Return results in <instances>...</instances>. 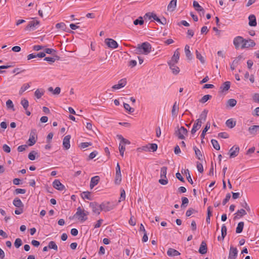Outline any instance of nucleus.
I'll return each instance as SVG.
<instances>
[{"mask_svg": "<svg viewBox=\"0 0 259 259\" xmlns=\"http://www.w3.org/2000/svg\"><path fill=\"white\" fill-rule=\"evenodd\" d=\"M151 45L148 42H144L141 45H139L137 49L136 53L138 54H144L148 55L151 51Z\"/></svg>", "mask_w": 259, "mask_h": 259, "instance_id": "1", "label": "nucleus"}, {"mask_svg": "<svg viewBox=\"0 0 259 259\" xmlns=\"http://www.w3.org/2000/svg\"><path fill=\"white\" fill-rule=\"evenodd\" d=\"M89 212L87 211L82 209L80 207H78L77 208V211L74 217H78V219L81 222H84L87 220V216L89 215Z\"/></svg>", "mask_w": 259, "mask_h": 259, "instance_id": "2", "label": "nucleus"}, {"mask_svg": "<svg viewBox=\"0 0 259 259\" xmlns=\"http://www.w3.org/2000/svg\"><path fill=\"white\" fill-rule=\"evenodd\" d=\"M187 130L184 126H181L180 128H178V130L175 132V135L180 139H184L185 135L187 134Z\"/></svg>", "mask_w": 259, "mask_h": 259, "instance_id": "3", "label": "nucleus"}, {"mask_svg": "<svg viewBox=\"0 0 259 259\" xmlns=\"http://www.w3.org/2000/svg\"><path fill=\"white\" fill-rule=\"evenodd\" d=\"M37 133L35 129H33L30 133L29 138L28 139V145L31 146L33 145L36 142Z\"/></svg>", "mask_w": 259, "mask_h": 259, "instance_id": "4", "label": "nucleus"}, {"mask_svg": "<svg viewBox=\"0 0 259 259\" xmlns=\"http://www.w3.org/2000/svg\"><path fill=\"white\" fill-rule=\"evenodd\" d=\"M101 207L102 211L106 212L113 209L115 207V205L110 202H104L101 204Z\"/></svg>", "mask_w": 259, "mask_h": 259, "instance_id": "5", "label": "nucleus"}, {"mask_svg": "<svg viewBox=\"0 0 259 259\" xmlns=\"http://www.w3.org/2000/svg\"><path fill=\"white\" fill-rule=\"evenodd\" d=\"M90 206L91 207L93 212L99 215L102 210L101 204H99L98 203L94 202L90 203Z\"/></svg>", "mask_w": 259, "mask_h": 259, "instance_id": "6", "label": "nucleus"}, {"mask_svg": "<svg viewBox=\"0 0 259 259\" xmlns=\"http://www.w3.org/2000/svg\"><path fill=\"white\" fill-rule=\"evenodd\" d=\"M105 43L109 48L111 49H116L118 47L117 42L112 38L105 39Z\"/></svg>", "mask_w": 259, "mask_h": 259, "instance_id": "7", "label": "nucleus"}, {"mask_svg": "<svg viewBox=\"0 0 259 259\" xmlns=\"http://www.w3.org/2000/svg\"><path fill=\"white\" fill-rule=\"evenodd\" d=\"M240 148L237 146H233L229 150V154L230 158H234L237 156L239 152Z\"/></svg>", "mask_w": 259, "mask_h": 259, "instance_id": "8", "label": "nucleus"}, {"mask_svg": "<svg viewBox=\"0 0 259 259\" xmlns=\"http://www.w3.org/2000/svg\"><path fill=\"white\" fill-rule=\"evenodd\" d=\"M238 253V250L236 247L231 246L229 250L228 259H236Z\"/></svg>", "mask_w": 259, "mask_h": 259, "instance_id": "9", "label": "nucleus"}, {"mask_svg": "<svg viewBox=\"0 0 259 259\" xmlns=\"http://www.w3.org/2000/svg\"><path fill=\"white\" fill-rule=\"evenodd\" d=\"M255 45V43L253 40H252L251 39H245V41L243 43V44H242L241 48L242 49L248 48L250 47L252 48V47H254Z\"/></svg>", "mask_w": 259, "mask_h": 259, "instance_id": "10", "label": "nucleus"}, {"mask_svg": "<svg viewBox=\"0 0 259 259\" xmlns=\"http://www.w3.org/2000/svg\"><path fill=\"white\" fill-rule=\"evenodd\" d=\"M245 39L242 37L238 36L236 37L233 40V44L236 49L238 48L241 44H243Z\"/></svg>", "mask_w": 259, "mask_h": 259, "instance_id": "11", "label": "nucleus"}, {"mask_svg": "<svg viewBox=\"0 0 259 259\" xmlns=\"http://www.w3.org/2000/svg\"><path fill=\"white\" fill-rule=\"evenodd\" d=\"M39 24V21L36 20H32L29 22L28 24L25 28V30L31 31L34 30V28Z\"/></svg>", "mask_w": 259, "mask_h": 259, "instance_id": "12", "label": "nucleus"}, {"mask_svg": "<svg viewBox=\"0 0 259 259\" xmlns=\"http://www.w3.org/2000/svg\"><path fill=\"white\" fill-rule=\"evenodd\" d=\"M53 186L54 188L59 191L65 189V186L60 182L59 180H55L53 183Z\"/></svg>", "mask_w": 259, "mask_h": 259, "instance_id": "13", "label": "nucleus"}, {"mask_svg": "<svg viewBox=\"0 0 259 259\" xmlns=\"http://www.w3.org/2000/svg\"><path fill=\"white\" fill-rule=\"evenodd\" d=\"M180 58V53L179 49H177L172 56L171 60L168 62H171V63H177Z\"/></svg>", "mask_w": 259, "mask_h": 259, "instance_id": "14", "label": "nucleus"}, {"mask_svg": "<svg viewBox=\"0 0 259 259\" xmlns=\"http://www.w3.org/2000/svg\"><path fill=\"white\" fill-rule=\"evenodd\" d=\"M249 134L254 136L259 133V125H251L248 128Z\"/></svg>", "mask_w": 259, "mask_h": 259, "instance_id": "15", "label": "nucleus"}, {"mask_svg": "<svg viewBox=\"0 0 259 259\" xmlns=\"http://www.w3.org/2000/svg\"><path fill=\"white\" fill-rule=\"evenodd\" d=\"M126 84V80L125 78L120 79L117 84H115L112 86V88L114 90L119 89L124 87Z\"/></svg>", "mask_w": 259, "mask_h": 259, "instance_id": "16", "label": "nucleus"}, {"mask_svg": "<svg viewBox=\"0 0 259 259\" xmlns=\"http://www.w3.org/2000/svg\"><path fill=\"white\" fill-rule=\"evenodd\" d=\"M70 138H71L70 136L67 135V136H66L63 139V145L64 148L66 150L69 149V148L70 147Z\"/></svg>", "mask_w": 259, "mask_h": 259, "instance_id": "17", "label": "nucleus"}, {"mask_svg": "<svg viewBox=\"0 0 259 259\" xmlns=\"http://www.w3.org/2000/svg\"><path fill=\"white\" fill-rule=\"evenodd\" d=\"M100 180L99 176H96L91 178L90 187L91 189L93 188L96 185H97Z\"/></svg>", "mask_w": 259, "mask_h": 259, "instance_id": "18", "label": "nucleus"}, {"mask_svg": "<svg viewBox=\"0 0 259 259\" xmlns=\"http://www.w3.org/2000/svg\"><path fill=\"white\" fill-rule=\"evenodd\" d=\"M167 63L174 74H177L179 73L180 69L179 68L175 65L176 63H171V62H167Z\"/></svg>", "mask_w": 259, "mask_h": 259, "instance_id": "19", "label": "nucleus"}, {"mask_svg": "<svg viewBox=\"0 0 259 259\" xmlns=\"http://www.w3.org/2000/svg\"><path fill=\"white\" fill-rule=\"evenodd\" d=\"M207 248L206 243L204 241H202L199 249V253L204 254L207 252Z\"/></svg>", "mask_w": 259, "mask_h": 259, "instance_id": "20", "label": "nucleus"}, {"mask_svg": "<svg viewBox=\"0 0 259 259\" xmlns=\"http://www.w3.org/2000/svg\"><path fill=\"white\" fill-rule=\"evenodd\" d=\"M167 254L169 256H175L180 255V253L177 250L169 248L167 251Z\"/></svg>", "mask_w": 259, "mask_h": 259, "instance_id": "21", "label": "nucleus"}, {"mask_svg": "<svg viewBox=\"0 0 259 259\" xmlns=\"http://www.w3.org/2000/svg\"><path fill=\"white\" fill-rule=\"evenodd\" d=\"M177 0H171L167 6V10L169 11L172 12L175 10L177 6Z\"/></svg>", "mask_w": 259, "mask_h": 259, "instance_id": "22", "label": "nucleus"}, {"mask_svg": "<svg viewBox=\"0 0 259 259\" xmlns=\"http://www.w3.org/2000/svg\"><path fill=\"white\" fill-rule=\"evenodd\" d=\"M193 149L195 151V154L196 157L200 160H203V154L201 151L196 147L194 146Z\"/></svg>", "mask_w": 259, "mask_h": 259, "instance_id": "23", "label": "nucleus"}, {"mask_svg": "<svg viewBox=\"0 0 259 259\" xmlns=\"http://www.w3.org/2000/svg\"><path fill=\"white\" fill-rule=\"evenodd\" d=\"M246 214V211L244 209H240L237 211L235 213L236 215L234 217V219H238Z\"/></svg>", "mask_w": 259, "mask_h": 259, "instance_id": "24", "label": "nucleus"}, {"mask_svg": "<svg viewBox=\"0 0 259 259\" xmlns=\"http://www.w3.org/2000/svg\"><path fill=\"white\" fill-rule=\"evenodd\" d=\"M249 25L250 26H255L256 25V18L254 15H250L249 17Z\"/></svg>", "mask_w": 259, "mask_h": 259, "instance_id": "25", "label": "nucleus"}, {"mask_svg": "<svg viewBox=\"0 0 259 259\" xmlns=\"http://www.w3.org/2000/svg\"><path fill=\"white\" fill-rule=\"evenodd\" d=\"M193 7L197 11L202 12L203 14H204V10L201 6L199 5L197 2H193Z\"/></svg>", "mask_w": 259, "mask_h": 259, "instance_id": "26", "label": "nucleus"}, {"mask_svg": "<svg viewBox=\"0 0 259 259\" xmlns=\"http://www.w3.org/2000/svg\"><path fill=\"white\" fill-rule=\"evenodd\" d=\"M179 111V104L177 102L174 103L172 109L171 110V114L172 116H176Z\"/></svg>", "mask_w": 259, "mask_h": 259, "instance_id": "27", "label": "nucleus"}, {"mask_svg": "<svg viewBox=\"0 0 259 259\" xmlns=\"http://www.w3.org/2000/svg\"><path fill=\"white\" fill-rule=\"evenodd\" d=\"M185 52L188 59L191 60L192 58V55L190 51V47L188 45L185 46Z\"/></svg>", "mask_w": 259, "mask_h": 259, "instance_id": "28", "label": "nucleus"}, {"mask_svg": "<svg viewBox=\"0 0 259 259\" xmlns=\"http://www.w3.org/2000/svg\"><path fill=\"white\" fill-rule=\"evenodd\" d=\"M13 203L14 206L17 207H20L23 206L21 200L18 198H15L13 200Z\"/></svg>", "mask_w": 259, "mask_h": 259, "instance_id": "29", "label": "nucleus"}, {"mask_svg": "<svg viewBox=\"0 0 259 259\" xmlns=\"http://www.w3.org/2000/svg\"><path fill=\"white\" fill-rule=\"evenodd\" d=\"M210 123L209 122H207L206 123L205 127H204L203 130L202 131V133L201 134V138L202 139L204 138L205 134L207 132V131L210 128Z\"/></svg>", "mask_w": 259, "mask_h": 259, "instance_id": "30", "label": "nucleus"}, {"mask_svg": "<svg viewBox=\"0 0 259 259\" xmlns=\"http://www.w3.org/2000/svg\"><path fill=\"white\" fill-rule=\"evenodd\" d=\"M230 82L226 81L221 87V89L223 92L228 91L230 87Z\"/></svg>", "mask_w": 259, "mask_h": 259, "instance_id": "31", "label": "nucleus"}, {"mask_svg": "<svg viewBox=\"0 0 259 259\" xmlns=\"http://www.w3.org/2000/svg\"><path fill=\"white\" fill-rule=\"evenodd\" d=\"M226 125L229 128H233L236 125V122L233 121L232 119H228L226 122Z\"/></svg>", "mask_w": 259, "mask_h": 259, "instance_id": "32", "label": "nucleus"}, {"mask_svg": "<svg viewBox=\"0 0 259 259\" xmlns=\"http://www.w3.org/2000/svg\"><path fill=\"white\" fill-rule=\"evenodd\" d=\"M244 227V223L243 222H239L236 228V232L237 233H240L242 232Z\"/></svg>", "mask_w": 259, "mask_h": 259, "instance_id": "33", "label": "nucleus"}, {"mask_svg": "<svg viewBox=\"0 0 259 259\" xmlns=\"http://www.w3.org/2000/svg\"><path fill=\"white\" fill-rule=\"evenodd\" d=\"M30 87L29 83L24 84L20 88L19 93L20 95H22L26 90H27Z\"/></svg>", "mask_w": 259, "mask_h": 259, "instance_id": "34", "label": "nucleus"}, {"mask_svg": "<svg viewBox=\"0 0 259 259\" xmlns=\"http://www.w3.org/2000/svg\"><path fill=\"white\" fill-rule=\"evenodd\" d=\"M21 104L23 107L24 109L26 110L29 106V102L28 100L25 98L22 99Z\"/></svg>", "mask_w": 259, "mask_h": 259, "instance_id": "35", "label": "nucleus"}, {"mask_svg": "<svg viewBox=\"0 0 259 259\" xmlns=\"http://www.w3.org/2000/svg\"><path fill=\"white\" fill-rule=\"evenodd\" d=\"M166 172H167V167H166L163 166L161 168V170H160L161 178H166Z\"/></svg>", "mask_w": 259, "mask_h": 259, "instance_id": "36", "label": "nucleus"}, {"mask_svg": "<svg viewBox=\"0 0 259 259\" xmlns=\"http://www.w3.org/2000/svg\"><path fill=\"white\" fill-rule=\"evenodd\" d=\"M227 227L224 224L223 225L221 229V232H222V240H224L225 237L227 235Z\"/></svg>", "mask_w": 259, "mask_h": 259, "instance_id": "37", "label": "nucleus"}, {"mask_svg": "<svg viewBox=\"0 0 259 259\" xmlns=\"http://www.w3.org/2000/svg\"><path fill=\"white\" fill-rule=\"evenodd\" d=\"M200 127L201 126L198 123H195L191 130L192 134H194Z\"/></svg>", "mask_w": 259, "mask_h": 259, "instance_id": "38", "label": "nucleus"}, {"mask_svg": "<svg viewBox=\"0 0 259 259\" xmlns=\"http://www.w3.org/2000/svg\"><path fill=\"white\" fill-rule=\"evenodd\" d=\"M211 144L213 148L217 150H219L220 149V146L218 141L216 140L212 139L211 141Z\"/></svg>", "mask_w": 259, "mask_h": 259, "instance_id": "39", "label": "nucleus"}, {"mask_svg": "<svg viewBox=\"0 0 259 259\" xmlns=\"http://www.w3.org/2000/svg\"><path fill=\"white\" fill-rule=\"evenodd\" d=\"M211 96L209 95H204L200 100V102L201 103H204L206 102H207L208 100L210 99L211 98Z\"/></svg>", "mask_w": 259, "mask_h": 259, "instance_id": "40", "label": "nucleus"}, {"mask_svg": "<svg viewBox=\"0 0 259 259\" xmlns=\"http://www.w3.org/2000/svg\"><path fill=\"white\" fill-rule=\"evenodd\" d=\"M81 197L83 199H87L89 200H91V193H90V192H89L88 191L83 192L81 193Z\"/></svg>", "mask_w": 259, "mask_h": 259, "instance_id": "41", "label": "nucleus"}, {"mask_svg": "<svg viewBox=\"0 0 259 259\" xmlns=\"http://www.w3.org/2000/svg\"><path fill=\"white\" fill-rule=\"evenodd\" d=\"M144 21L143 20V18L142 17H139L138 19L135 20L134 21V24L135 25H137L139 24L140 25H142L144 24Z\"/></svg>", "mask_w": 259, "mask_h": 259, "instance_id": "42", "label": "nucleus"}, {"mask_svg": "<svg viewBox=\"0 0 259 259\" xmlns=\"http://www.w3.org/2000/svg\"><path fill=\"white\" fill-rule=\"evenodd\" d=\"M207 112H208V111L206 110H204L202 113H201V114L200 115V118L199 119H201L202 120H203V121H205L206 119V117H207Z\"/></svg>", "mask_w": 259, "mask_h": 259, "instance_id": "43", "label": "nucleus"}, {"mask_svg": "<svg viewBox=\"0 0 259 259\" xmlns=\"http://www.w3.org/2000/svg\"><path fill=\"white\" fill-rule=\"evenodd\" d=\"M48 247L50 249H53L55 250H57L58 246L56 244L55 242L53 241H51L49 242Z\"/></svg>", "mask_w": 259, "mask_h": 259, "instance_id": "44", "label": "nucleus"}, {"mask_svg": "<svg viewBox=\"0 0 259 259\" xmlns=\"http://www.w3.org/2000/svg\"><path fill=\"white\" fill-rule=\"evenodd\" d=\"M237 104V101L234 99H231L228 100L227 104L231 107H234Z\"/></svg>", "mask_w": 259, "mask_h": 259, "instance_id": "45", "label": "nucleus"}, {"mask_svg": "<svg viewBox=\"0 0 259 259\" xmlns=\"http://www.w3.org/2000/svg\"><path fill=\"white\" fill-rule=\"evenodd\" d=\"M123 107L124 109L130 113H133L135 111V109L131 107L128 104L124 103Z\"/></svg>", "mask_w": 259, "mask_h": 259, "instance_id": "46", "label": "nucleus"}, {"mask_svg": "<svg viewBox=\"0 0 259 259\" xmlns=\"http://www.w3.org/2000/svg\"><path fill=\"white\" fill-rule=\"evenodd\" d=\"M37 153L35 151H32L28 154V158L31 160H34L35 159V155Z\"/></svg>", "mask_w": 259, "mask_h": 259, "instance_id": "47", "label": "nucleus"}, {"mask_svg": "<svg viewBox=\"0 0 259 259\" xmlns=\"http://www.w3.org/2000/svg\"><path fill=\"white\" fill-rule=\"evenodd\" d=\"M149 146L150 151H152V152L156 151L157 150V147H158L157 145L155 143L149 144Z\"/></svg>", "mask_w": 259, "mask_h": 259, "instance_id": "48", "label": "nucleus"}, {"mask_svg": "<svg viewBox=\"0 0 259 259\" xmlns=\"http://www.w3.org/2000/svg\"><path fill=\"white\" fill-rule=\"evenodd\" d=\"M121 181V175L120 174H116L115 183L116 184H119Z\"/></svg>", "mask_w": 259, "mask_h": 259, "instance_id": "49", "label": "nucleus"}, {"mask_svg": "<svg viewBox=\"0 0 259 259\" xmlns=\"http://www.w3.org/2000/svg\"><path fill=\"white\" fill-rule=\"evenodd\" d=\"M182 203L181 207L185 208L186 207L187 204L189 203V200L187 197H183L182 198Z\"/></svg>", "mask_w": 259, "mask_h": 259, "instance_id": "50", "label": "nucleus"}, {"mask_svg": "<svg viewBox=\"0 0 259 259\" xmlns=\"http://www.w3.org/2000/svg\"><path fill=\"white\" fill-rule=\"evenodd\" d=\"M197 212V211L195 209L192 208H189L188 210H187L186 212V215L187 217H190V215H191V214L193 213H196Z\"/></svg>", "mask_w": 259, "mask_h": 259, "instance_id": "51", "label": "nucleus"}, {"mask_svg": "<svg viewBox=\"0 0 259 259\" xmlns=\"http://www.w3.org/2000/svg\"><path fill=\"white\" fill-rule=\"evenodd\" d=\"M196 58L199 59L202 63L205 62V60L203 57L199 53L197 50L196 51Z\"/></svg>", "mask_w": 259, "mask_h": 259, "instance_id": "52", "label": "nucleus"}, {"mask_svg": "<svg viewBox=\"0 0 259 259\" xmlns=\"http://www.w3.org/2000/svg\"><path fill=\"white\" fill-rule=\"evenodd\" d=\"M26 192V191L24 189L17 188L14 191V194L15 195H18L19 194H25Z\"/></svg>", "mask_w": 259, "mask_h": 259, "instance_id": "53", "label": "nucleus"}, {"mask_svg": "<svg viewBox=\"0 0 259 259\" xmlns=\"http://www.w3.org/2000/svg\"><path fill=\"white\" fill-rule=\"evenodd\" d=\"M56 27L57 29H61L63 30H65L66 28V25L63 22L58 23L56 24Z\"/></svg>", "mask_w": 259, "mask_h": 259, "instance_id": "54", "label": "nucleus"}, {"mask_svg": "<svg viewBox=\"0 0 259 259\" xmlns=\"http://www.w3.org/2000/svg\"><path fill=\"white\" fill-rule=\"evenodd\" d=\"M22 242L20 238H17L15 240V241L14 243V245L17 248L20 247L22 245Z\"/></svg>", "mask_w": 259, "mask_h": 259, "instance_id": "55", "label": "nucleus"}, {"mask_svg": "<svg viewBox=\"0 0 259 259\" xmlns=\"http://www.w3.org/2000/svg\"><path fill=\"white\" fill-rule=\"evenodd\" d=\"M185 172L187 175V179L188 182L190 183H191V184H192L193 183V182L192 179H191L189 170L188 169L185 170Z\"/></svg>", "mask_w": 259, "mask_h": 259, "instance_id": "56", "label": "nucleus"}, {"mask_svg": "<svg viewBox=\"0 0 259 259\" xmlns=\"http://www.w3.org/2000/svg\"><path fill=\"white\" fill-rule=\"evenodd\" d=\"M34 95L37 99H39L44 95V93L41 92L40 90L37 89L34 93Z\"/></svg>", "mask_w": 259, "mask_h": 259, "instance_id": "57", "label": "nucleus"}, {"mask_svg": "<svg viewBox=\"0 0 259 259\" xmlns=\"http://www.w3.org/2000/svg\"><path fill=\"white\" fill-rule=\"evenodd\" d=\"M119 150L120 155L123 157L124 155V152L125 151V147L124 145H121L120 143L119 146Z\"/></svg>", "mask_w": 259, "mask_h": 259, "instance_id": "58", "label": "nucleus"}, {"mask_svg": "<svg viewBox=\"0 0 259 259\" xmlns=\"http://www.w3.org/2000/svg\"><path fill=\"white\" fill-rule=\"evenodd\" d=\"M159 183L161 185H165L168 183V180L167 178H162L159 180Z\"/></svg>", "mask_w": 259, "mask_h": 259, "instance_id": "59", "label": "nucleus"}, {"mask_svg": "<svg viewBox=\"0 0 259 259\" xmlns=\"http://www.w3.org/2000/svg\"><path fill=\"white\" fill-rule=\"evenodd\" d=\"M230 198H231L230 194L228 193L226 196V198L223 201V202H222L223 205H225L228 202V201L229 200Z\"/></svg>", "mask_w": 259, "mask_h": 259, "instance_id": "60", "label": "nucleus"}, {"mask_svg": "<svg viewBox=\"0 0 259 259\" xmlns=\"http://www.w3.org/2000/svg\"><path fill=\"white\" fill-rule=\"evenodd\" d=\"M92 145L91 142H83L80 144V147L81 148H85L89 146H91Z\"/></svg>", "mask_w": 259, "mask_h": 259, "instance_id": "61", "label": "nucleus"}, {"mask_svg": "<svg viewBox=\"0 0 259 259\" xmlns=\"http://www.w3.org/2000/svg\"><path fill=\"white\" fill-rule=\"evenodd\" d=\"M197 168L200 172L202 173L203 171V165L201 163L197 162Z\"/></svg>", "mask_w": 259, "mask_h": 259, "instance_id": "62", "label": "nucleus"}, {"mask_svg": "<svg viewBox=\"0 0 259 259\" xmlns=\"http://www.w3.org/2000/svg\"><path fill=\"white\" fill-rule=\"evenodd\" d=\"M218 136L219 137L224 139H227L229 138V135L225 132L220 133L219 134Z\"/></svg>", "mask_w": 259, "mask_h": 259, "instance_id": "63", "label": "nucleus"}, {"mask_svg": "<svg viewBox=\"0 0 259 259\" xmlns=\"http://www.w3.org/2000/svg\"><path fill=\"white\" fill-rule=\"evenodd\" d=\"M3 150H4L5 152H7V153H10V151H11V148H10V147L8 145H6V144H4V145H3Z\"/></svg>", "mask_w": 259, "mask_h": 259, "instance_id": "64", "label": "nucleus"}]
</instances>
